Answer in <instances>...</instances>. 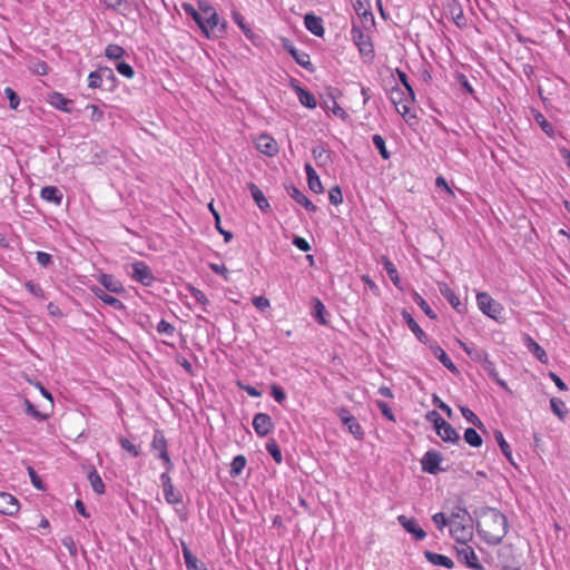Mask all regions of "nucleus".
I'll return each mask as SVG.
<instances>
[{"label": "nucleus", "instance_id": "1", "mask_svg": "<svg viewBox=\"0 0 570 570\" xmlns=\"http://www.w3.org/2000/svg\"><path fill=\"white\" fill-rule=\"evenodd\" d=\"M198 8L202 10V23L206 31H202L206 38L218 37L226 30V22L220 21L216 9L207 1L199 0Z\"/></svg>", "mask_w": 570, "mask_h": 570}, {"label": "nucleus", "instance_id": "2", "mask_svg": "<svg viewBox=\"0 0 570 570\" xmlns=\"http://www.w3.org/2000/svg\"><path fill=\"white\" fill-rule=\"evenodd\" d=\"M362 26L352 22L351 37L354 45L357 47L361 56L367 57L370 59L374 58V47L371 40L370 35L366 32Z\"/></svg>", "mask_w": 570, "mask_h": 570}, {"label": "nucleus", "instance_id": "3", "mask_svg": "<svg viewBox=\"0 0 570 570\" xmlns=\"http://www.w3.org/2000/svg\"><path fill=\"white\" fill-rule=\"evenodd\" d=\"M130 277L144 286H151L156 281L150 267L142 261H136L131 265Z\"/></svg>", "mask_w": 570, "mask_h": 570}, {"label": "nucleus", "instance_id": "4", "mask_svg": "<svg viewBox=\"0 0 570 570\" xmlns=\"http://www.w3.org/2000/svg\"><path fill=\"white\" fill-rule=\"evenodd\" d=\"M352 4L355 13L360 18V26H362L365 30H371L374 28L375 20L371 10L370 2L367 0H353Z\"/></svg>", "mask_w": 570, "mask_h": 570}, {"label": "nucleus", "instance_id": "5", "mask_svg": "<svg viewBox=\"0 0 570 570\" xmlns=\"http://www.w3.org/2000/svg\"><path fill=\"white\" fill-rule=\"evenodd\" d=\"M390 99L395 105L397 112L402 116L409 114L411 104L414 101V98H411L403 89L397 87L391 89Z\"/></svg>", "mask_w": 570, "mask_h": 570}, {"label": "nucleus", "instance_id": "6", "mask_svg": "<svg viewBox=\"0 0 570 570\" xmlns=\"http://www.w3.org/2000/svg\"><path fill=\"white\" fill-rule=\"evenodd\" d=\"M470 521V515L464 508L456 507L449 517L450 534L465 531V522Z\"/></svg>", "mask_w": 570, "mask_h": 570}, {"label": "nucleus", "instance_id": "7", "mask_svg": "<svg viewBox=\"0 0 570 570\" xmlns=\"http://www.w3.org/2000/svg\"><path fill=\"white\" fill-rule=\"evenodd\" d=\"M151 448L159 452V458L164 461L166 469L170 470L173 468V463L167 451V440L161 431H155Z\"/></svg>", "mask_w": 570, "mask_h": 570}, {"label": "nucleus", "instance_id": "8", "mask_svg": "<svg viewBox=\"0 0 570 570\" xmlns=\"http://www.w3.org/2000/svg\"><path fill=\"white\" fill-rule=\"evenodd\" d=\"M257 150L268 157H274L278 154L279 147L277 141L267 134H261L255 139Z\"/></svg>", "mask_w": 570, "mask_h": 570}, {"label": "nucleus", "instance_id": "9", "mask_svg": "<svg viewBox=\"0 0 570 570\" xmlns=\"http://www.w3.org/2000/svg\"><path fill=\"white\" fill-rule=\"evenodd\" d=\"M253 428L258 436L264 438L273 431L274 423L268 414L257 413L253 419Z\"/></svg>", "mask_w": 570, "mask_h": 570}, {"label": "nucleus", "instance_id": "10", "mask_svg": "<svg viewBox=\"0 0 570 570\" xmlns=\"http://www.w3.org/2000/svg\"><path fill=\"white\" fill-rule=\"evenodd\" d=\"M444 10L458 27H463L466 23L462 4L458 0H446Z\"/></svg>", "mask_w": 570, "mask_h": 570}, {"label": "nucleus", "instance_id": "11", "mask_svg": "<svg viewBox=\"0 0 570 570\" xmlns=\"http://www.w3.org/2000/svg\"><path fill=\"white\" fill-rule=\"evenodd\" d=\"M441 461L442 456L439 452L428 451L421 460L422 470L430 474H436L441 471Z\"/></svg>", "mask_w": 570, "mask_h": 570}, {"label": "nucleus", "instance_id": "12", "mask_svg": "<svg viewBox=\"0 0 570 570\" xmlns=\"http://www.w3.org/2000/svg\"><path fill=\"white\" fill-rule=\"evenodd\" d=\"M160 482L164 490V497L169 504H177L181 502V494L178 491H175L174 484L171 483V479L168 473H163L160 475Z\"/></svg>", "mask_w": 570, "mask_h": 570}, {"label": "nucleus", "instance_id": "13", "mask_svg": "<svg viewBox=\"0 0 570 570\" xmlns=\"http://www.w3.org/2000/svg\"><path fill=\"white\" fill-rule=\"evenodd\" d=\"M478 306L483 314L488 315L493 320H498L495 301L485 292L478 293L476 295Z\"/></svg>", "mask_w": 570, "mask_h": 570}, {"label": "nucleus", "instance_id": "14", "mask_svg": "<svg viewBox=\"0 0 570 570\" xmlns=\"http://www.w3.org/2000/svg\"><path fill=\"white\" fill-rule=\"evenodd\" d=\"M19 510V502L10 493L0 492V513L6 515H12Z\"/></svg>", "mask_w": 570, "mask_h": 570}, {"label": "nucleus", "instance_id": "15", "mask_svg": "<svg viewBox=\"0 0 570 570\" xmlns=\"http://www.w3.org/2000/svg\"><path fill=\"white\" fill-rule=\"evenodd\" d=\"M524 346L541 363L547 364L549 358L543 347L538 344L530 335L523 336Z\"/></svg>", "mask_w": 570, "mask_h": 570}, {"label": "nucleus", "instance_id": "16", "mask_svg": "<svg viewBox=\"0 0 570 570\" xmlns=\"http://www.w3.org/2000/svg\"><path fill=\"white\" fill-rule=\"evenodd\" d=\"M286 189L288 196L297 204L302 205L307 212H316L317 207L296 186L291 185Z\"/></svg>", "mask_w": 570, "mask_h": 570}, {"label": "nucleus", "instance_id": "17", "mask_svg": "<svg viewBox=\"0 0 570 570\" xmlns=\"http://www.w3.org/2000/svg\"><path fill=\"white\" fill-rule=\"evenodd\" d=\"M436 433L444 441L450 443H458L460 441V435L456 432V430L446 421L440 423V425L436 426Z\"/></svg>", "mask_w": 570, "mask_h": 570}, {"label": "nucleus", "instance_id": "18", "mask_svg": "<svg viewBox=\"0 0 570 570\" xmlns=\"http://www.w3.org/2000/svg\"><path fill=\"white\" fill-rule=\"evenodd\" d=\"M304 26L314 36H324L325 30L323 26V19L321 17H317L313 13H307L304 18Z\"/></svg>", "mask_w": 570, "mask_h": 570}, {"label": "nucleus", "instance_id": "19", "mask_svg": "<svg viewBox=\"0 0 570 570\" xmlns=\"http://www.w3.org/2000/svg\"><path fill=\"white\" fill-rule=\"evenodd\" d=\"M402 317L404 320V322L406 323V325L409 326V328L413 332V334L416 336V338L421 342V343H426L428 342V335L425 334V332L420 327V325L417 324V322L413 318V316L406 311V309H403L402 311Z\"/></svg>", "mask_w": 570, "mask_h": 570}, {"label": "nucleus", "instance_id": "20", "mask_svg": "<svg viewBox=\"0 0 570 570\" xmlns=\"http://www.w3.org/2000/svg\"><path fill=\"white\" fill-rule=\"evenodd\" d=\"M183 556L188 570H207L204 562L199 561L188 549L186 543L181 541Z\"/></svg>", "mask_w": 570, "mask_h": 570}, {"label": "nucleus", "instance_id": "21", "mask_svg": "<svg viewBox=\"0 0 570 570\" xmlns=\"http://www.w3.org/2000/svg\"><path fill=\"white\" fill-rule=\"evenodd\" d=\"M305 173L307 176L308 188L316 194L323 193L324 188L322 186L321 179L311 164L305 165Z\"/></svg>", "mask_w": 570, "mask_h": 570}, {"label": "nucleus", "instance_id": "22", "mask_svg": "<svg viewBox=\"0 0 570 570\" xmlns=\"http://www.w3.org/2000/svg\"><path fill=\"white\" fill-rule=\"evenodd\" d=\"M439 288L442 296L451 304V306L455 311H458L459 313H462L464 311V306L460 302L459 297L445 283L441 284Z\"/></svg>", "mask_w": 570, "mask_h": 570}, {"label": "nucleus", "instance_id": "23", "mask_svg": "<svg viewBox=\"0 0 570 570\" xmlns=\"http://www.w3.org/2000/svg\"><path fill=\"white\" fill-rule=\"evenodd\" d=\"M458 556L460 558V560L464 561L466 563L468 567L472 568V569H480V564L478 562V557L476 554L474 553L473 549L469 546H464L462 547L459 551H458Z\"/></svg>", "mask_w": 570, "mask_h": 570}, {"label": "nucleus", "instance_id": "24", "mask_svg": "<svg viewBox=\"0 0 570 570\" xmlns=\"http://www.w3.org/2000/svg\"><path fill=\"white\" fill-rule=\"evenodd\" d=\"M424 556L428 559V561L430 563H432L433 566L444 567L448 569H451L454 566L453 561L444 554H440V553L432 552V551H425Z\"/></svg>", "mask_w": 570, "mask_h": 570}, {"label": "nucleus", "instance_id": "25", "mask_svg": "<svg viewBox=\"0 0 570 570\" xmlns=\"http://www.w3.org/2000/svg\"><path fill=\"white\" fill-rule=\"evenodd\" d=\"M533 119L535 124L541 128V130L550 138L556 137V130L553 125L547 120L544 115L538 110H532Z\"/></svg>", "mask_w": 570, "mask_h": 570}, {"label": "nucleus", "instance_id": "26", "mask_svg": "<svg viewBox=\"0 0 570 570\" xmlns=\"http://www.w3.org/2000/svg\"><path fill=\"white\" fill-rule=\"evenodd\" d=\"M433 355L442 363L444 367H446L452 373H456L458 368L450 358V356L445 353V351L439 345L431 346Z\"/></svg>", "mask_w": 570, "mask_h": 570}, {"label": "nucleus", "instance_id": "27", "mask_svg": "<svg viewBox=\"0 0 570 570\" xmlns=\"http://www.w3.org/2000/svg\"><path fill=\"white\" fill-rule=\"evenodd\" d=\"M94 293L100 301H102L105 304L114 307L115 309L120 311V309L125 308V305L120 299H118L117 297H115L112 295L107 294L102 288H99V287L94 288Z\"/></svg>", "mask_w": 570, "mask_h": 570}, {"label": "nucleus", "instance_id": "28", "mask_svg": "<svg viewBox=\"0 0 570 570\" xmlns=\"http://www.w3.org/2000/svg\"><path fill=\"white\" fill-rule=\"evenodd\" d=\"M248 189L250 190L252 197L261 210L266 212L269 209V203L267 198L254 183L248 184Z\"/></svg>", "mask_w": 570, "mask_h": 570}, {"label": "nucleus", "instance_id": "29", "mask_svg": "<svg viewBox=\"0 0 570 570\" xmlns=\"http://www.w3.org/2000/svg\"><path fill=\"white\" fill-rule=\"evenodd\" d=\"M550 409L560 421H564L567 419L569 410L560 397L550 399Z\"/></svg>", "mask_w": 570, "mask_h": 570}, {"label": "nucleus", "instance_id": "30", "mask_svg": "<svg viewBox=\"0 0 570 570\" xmlns=\"http://www.w3.org/2000/svg\"><path fill=\"white\" fill-rule=\"evenodd\" d=\"M41 198L46 202L59 205L62 200V194L56 186H46L40 191Z\"/></svg>", "mask_w": 570, "mask_h": 570}, {"label": "nucleus", "instance_id": "31", "mask_svg": "<svg viewBox=\"0 0 570 570\" xmlns=\"http://www.w3.org/2000/svg\"><path fill=\"white\" fill-rule=\"evenodd\" d=\"M383 267L389 275L391 282L397 287L402 288V282L395 265L385 256L382 257Z\"/></svg>", "mask_w": 570, "mask_h": 570}, {"label": "nucleus", "instance_id": "32", "mask_svg": "<svg viewBox=\"0 0 570 570\" xmlns=\"http://www.w3.org/2000/svg\"><path fill=\"white\" fill-rule=\"evenodd\" d=\"M100 284L112 293H121L124 291L120 282L116 279L112 275L109 274H101L99 277Z\"/></svg>", "mask_w": 570, "mask_h": 570}, {"label": "nucleus", "instance_id": "33", "mask_svg": "<svg viewBox=\"0 0 570 570\" xmlns=\"http://www.w3.org/2000/svg\"><path fill=\"white\" fill-rule=\"evenodd\" d=\"M181 8L187 16L193 18L202 31H206V28H204L202 23V10L199 8L198 10L195 9V7L189 2L181 3Z\"/></svg>", "mask_w": 570, "mask_h": 570}, {"label": "nucleus", "instance_id": "34", "mask_svg": "<svg viewBox=\"0 0 570 570\" xmlns=\"http://www.w3.org/2000/svg\"><path fill=\"white\" fill-rule=\"evenodd\" d=\"M181 8L187 16L193 18L202 31H206V28H204L202 23V10L199 8L198 10L195 9V7L189 2L181 3Z\"/></svg>", "mask_w": 570, "mask_h": 570}, {"label": "nucleus", "instance_id": "35", "mask_svg": "<svg viewBox=\"0 0 570 570\" xmlns=\"http://www.w3.org/2000/svg\"><path fill=\"white\" fill-rule=\"evenodd\" d=\"M88 480L90 482V485H91L92 490L96 493H98V494L105 493V483H104L101 476L99 475V473L97 472V470L95 468H92L89 471Z\"/></svg>", "mask_w": 570, "mask_h": 570}, {"label": "nucleus", "instance_id": "36", "mask_svg": "<svg viewBox=\"0 0 570 570\" xmlns=\"http://www.w3.org/2000/svg\"><path fill=\"white\" fill-rule=\"evenodd\" d=\"M399 522L402 527L411 534H425L423 529H421L414 519H410L405 515H400L397 518Z\"/></svg>", "mask_w": 570, "mask_h": 570}, {"label": "nucleus", "instance_id": "37", "mask_svg": "<svg viewBox=\"0 0 570 570\" xmlns=\"http://www.w3.org/2000/svg\"><path fill=\"white\" fill-rule=\"evenodd\" d=\"M50 102L53 107H56L59 110L69 112L70 111V104L71 101L68 100L62 94L53 92L50 99Z\"/></svg>", "mask_w": 570, "mask_h": 570}, {"label": "nucleus", "instance_id": "38", "mask_svg": "<svg viewBox=\"0 0 570 570\" xmlns=\"http://www.w3.org/2000/svg\"><path fill=\"white\" fill-rule=\"evenodd\" d=\"M297 96H298V100L299 102L309 108V109H313L316 107V99L315 97L306 89H303L301 87L297 88Z\"/></svg>", "mask_w": 570, "mask_h": 570}, {"label": "nucleus", "instance_id": "39", "mask_svg": "<svg viewBox=\"0 0 570 570\" xmlns=\"http://www.w3.org/2000/svg\"><path fill=\"white\" fill-rule=\"evenodd\" d=\"M464 440L468 444L474 448H479L482 444L481 435L473 428H468L464 431Z\"/></svg>", "mask_w": 570, "mask_h": 570}, {"label": "nucleus", "instance_id": "40", "mask_svg": "<svg viewBox=\"0 0 570 570\" xmlns=\"http://www.w3.org/2000/svg\"><path fill=\"white\" fill-rule=\"evenodd\" d=\"M125 49L118 45L110 43L105 49V56L111 60H119L124 57Z\"/></svg>", "mask_w": 570, "mask_h": 570}, {"label": "nucleus", "instance_id": "41", "mask_svg": "<svg viewBox=\"0 0 570 570\" xmlns=\"http://www.w3.org/2000/svg\"><path fill=\"white\" fill-rule=\"evenodd\" d=\"M372 141L383 159L387 160L391 158V154L386 148L385 140L381 135H374L372 137Z\"/></svg>", "mask_w": 570, "mask_h": 570}, {"label": "nucleus", "instance_id": "42", "mask_svg": "<svg viewBox=\"0 0 570 570\" xmlns=\"http://www.w3.org/2000/svg\"><path fill=\"white\" fill-rule=\"evenodd\" d=\"M246 465V458L242 454L239 455H236L233 461H232V464H230V475L232 476H237L242 473V471L244 470Z\"/></svg>", "mask_w": 570, "mask_h": 570}, {"label": "nucleus", "instance_id": "43", "mask_svg": "<svg viewBox=\"0 0 570 570\" xmlns=\"http://www.w3.org/2000/svg\"><path fill=\"white\" fill-rule=\"evenodd\" d=\"M292 58L298 63L301 67L311 70L312 62L309 60V55L305 51L296 49V52H292Z\"/></svg>", "mask_w": 570, "mask_h": 570}, {"label": "nucleus", "instance_id": "44", "mask_svg": "<svg viewBox=\"0 0 570 570\" xmlns=\"http://www.w3.org/2000/svg\"><path fill=\"white\" fill-rule=\"evenodd\" d=\"M348 431L358 440L363 439L364 431L357 420L352 416L351 419H346V423L344 424Z\"/></svg>", "mask_w": 570, "mask_h": 570}, {"label": "nucleus", "instance_id": "45", "mask_svg": "<svg viewBox=\"0 0 570 570\" xmlns=\"http://www.w3.org/2000/svg\"><path fill=\"white\" fill-rule=\"evenodd\" d=\"M208 207H209V210L212 212V214H213V216L215 218L216 229L219 232V234H222L224 236V239H225L226 243L230 242L232 238H233V234L230 232H227V230H222L220 216L217 213V210L214 208L213 203H210L208 205Z\"/></svg>", "mask_w": 570, "mask_h": 570}, {"label": "nucleus", "instance_id": "46", "mask_svg": "<svg viewBox=\"0 0 570 570\" xmlns=\"http://www.w3.org/2000/svg\"><path fill=\"white\" fill-rule=\"evenodd\" d=\"M413 299L422 308V311L425 313L428 317H430L431 320L436 318V314L432 311L428 302L419 293L415 292L413 294Z\"/></svg>", "mask_w": 570, "mask_h": 570}, {"label": "nucleus", "instance_id": "47", "mask_svg": "<svg viewBox=\"0 0 570 570\" xmlns=\"http://www.w3.org/2000/svg\"><path fill=\"white\" fill-rule=\"evenodd\" d=\"M266 450L273 456V459L276 463H278V464L282 463V461H283L282 451L275 440H271L266 443Z\"/></svg>", "mask_w": 570, "mask_h": 570}, {"label": "nucleus", "instance_id": "48", "mask_svg": "<svg viewBox=\"0 0 570 570\" xmlns=\"http://www.w3.org/2000/svg\"><path fill=\"white\" fill-rule=\"evenodd\" d=\"M326 314V308L324 304L318 299H314V316L317 320L318 323L325 325L327 324V321L325 320L324 315Z\"/></svg>", "mask_w": 570, "mask_h": 570}, {"label": "nucleus", "instance_id": "49", "mask_svg": "<svg viewBox=\"0 0 570 570\" xmlns=\"http://www.w3.org/2000/svg\"><path fill=\"white\" fill-rule=\"evenodd\" d=\"M459 409H460V412H461L462 416L468 422L472 423L475 426H481L482 425L480 419L475 415V413L472 410H470L469 407L463 406V405H460Z\"/></svg>", "mask_w": 570, "mask_h": 570}, {"label": "nucleus", "instance_id": "50", "mask_svg": "<svg viewBox=\"0 0 570 570\" xmlns=\"http://www.w3.org/2000/svg\"><path fill=\"white\" fill-rule=\"evenodd\" d=\"M119 443H120L121 448L125 451L129 452L134 458H137L140 455L139 448L137 445H135L131 441H129L128 439L120 438Z\"/></svg>", "mask_w": 570, "mask_h": 570}, {"label": "nucleus", "instance_id": "51", "mask_svg": "<svg viewBox=\"0 0 570 570\" xmlns=\"http://www.w3.org/2000/svg\"><path fill=\"white\" fill-rule=\"evenodd\" d=\"M328 199L331 204L337 206L343 203L342 189L338 185L333 186L328 191Z\"/></svg>", "mask_w": 570, "mask_h": 570}, {"label": "nucleus", "instance_id": "52", "mask_svg": "<svg viewBox=\"0 0 570 570\" xmlns=\"http://www.w3.org/2000/svg\"><path fill=\"white\" fill-rule=\"evenodd\" d=\"M376 406L380 409L382 415L391 422H395V416L392 409L384 401H375Z\"/></svg>", "mask_w": 570, "mask_h": 570}, {"label": "nucleus", "instance_id": "53", "mask_svg": "<svg viewBox=\"0 0 570 570\" xmlns=\"http://www.w3.org/2000/svg\"><path fill=\"white\" fill-rule=\"evenodd\" d=\"M233 18H234V21L237 23V26L244 31L245 36L248 38V39H253L254 37V33L253 31L245 24L244 22V17L238 13V12H234L233 13Z\"/></svg>", "mask_w": 570, "mask_h": 570}, {"label": "nucleus", "instance_id": "54", "mask_svg": "<svg viewBox=\"0 0 570 570\" xmlns=\"http://www.w3.org/2000/svg\"><path fill=\"white\" fill-rule=\"evenodd\" d=\"M116 69L120 75L129 79L135 75L134 68L125 61H118L116 63Z\"/></svg>", "mask_w": 570, "mask_h": 570}, {"label": "nucleus", "instance_id": "55", "mask_svg": "<svg viewBox=\"0 0 570 570\" xmlns=\"http://www.w3.org/2000/svg\"><path fill=\"white\" fill-rule=\"evenodd\" d=\"M4 95L6 97L9 99V106L11 109H17L19 104H20V98L19 96L16 94V91L10 88V87H7L4 89Z\"/></svg>", "mask_w": 570, "mask_h": 570}, {"label": "nucleus", "instance_id": "56", "mask_svg": "<svg viewBox=\"0 0 570 570\" xmlns=\"http://www.w3.org/2000/svg\"><path fill=\"white\" fill-rule=\"evenodd\" d=\"M157 332L166 336H173L175 333V327L169 322L161 320L157 325Z\"/></svg>", "mask_w": 570, "mask_h": 570}, {"label": "nucleus", "instance_id": "57", "mask_svg": "<svg viewBox=\"0 0 570 570\" xmlns=\"http://www.w3.org/2000/svg\"><path fill=\"white\" fill-rule=\"evenodd\" d=\"M104 79L100 76L99 70L91 71L88 76V86L92 89L100 88Z\"/></svg>", "mask_w": 570, "mask_h": 570}, {"label": "nucleus", "instance_id": "58", "mask_svg": "<svg viewBox=\"0 0 570 570\" xmlns=\"http://www.w3.org/2000/svg\"><path fill=\"white\" fill-rule=\"evenodd\" d=\"M396 72L401 83L404 86V91L406 92V95L411 96V98H414V90L409 82L406 73L404 71H401L400 69H396Z\"/></svg>", "mask_w": 570, "mask_h": 570}, {"label": "nucleus", "instance_id": "59", "mask_svg": "<svg viewBox=\"0 0 570 570\" xmlns=\"http://www.w3.org/2000/svg\"><path fill=\"white\" fill-rule=\"evenodd\" d=\"M501 453L508 459V461L513 465V466H518L513 456H512V451H511V448L509 445V443L504 440L503 435L501 434Z\"/></svg>", "mask_w": 570, "mask_h": 570}, {"label": "nucleus", "instance_id": "60", "mask_svg": "<svg viewBox=\"0 0 570 570\" xmlns=\"http://www.w3.org/2000/svg\"><path fill=\"white\" fill-rule=\"evenodd\" d=\"M31 71L36 75L45 76L48 73L49 67H48L47 62H45L42 60H38L32 63Z\"/></svg>", "mask_w": 570, "mask_h": 570}, {"label": "nucleus", "instance_id": "61", "mask_svg": "<svg viewBox=\"0 0 570 570\" xmlns=\"http://www.w3.org/2000/svg\"><path fill=\"white\" fill-rule=\"evenodd\" d=\"M28 474L30 476L32 485L36 489H38V490H43L45 489L43 483H42L40 476L38 475V473L36 472V470L32 466H28Z\"/></svg>", "mask_w": 570, "mask_h": 570}, {"label": "nucleus", "instance_id": "62", "mask_svg": "<svg viewBox=\"0 0 570 570\" xmlns=\"http://www.w3.org/2000/svg\"><path fill=\"white\" fill-rule=\"evenodd\" d=\"M36 258L39 265L42 267H48L52 264V256L46 252L38 250L36 253Z\"/></svg>", "mask_w": 570, "mask_h": 570}, {"label": "nucleus", "instance_id": "63", "mask_svg": "<svg viewBox=\"0 0 570 570\" xmlns=\"http://www.w3.org/2000/svg\"><path fill=\"white\" fill-rule=\"evenodd\" d=\"M432 519L440 531H442L445 525H449V517H445L443 512L435 513Z\"/></svg>", "mask_w": 570, "mask_h": 570}, {"label": "nucleus", "instance_id": "64", "mask_svg": "<svg viewBox=\"0 0 570 570\" xmlns=\"http://www.w3.org/2000/svg\"><path fill=\"white\" fill-rule=\"evenodd\" d=\"M272 396L279 404H282L286 400L285 392L283 391V389L281 386H278L276 384L272 385Z\"/></svg>", "mask_w": 570, "mask_h": 570}]
</instances>
